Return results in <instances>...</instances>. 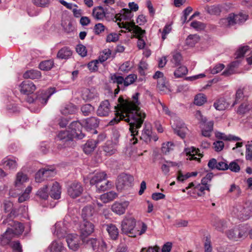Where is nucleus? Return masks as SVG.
I'll return each instance as SVG.
<instances>
[{"mask_svg":"<svg viewBox=\"0 0 252 252\" xmlns=\"http://www.w3.org/2000/svg\"><path fill=\"white\" fill-rule=\"evenodd\" d=\"M140 94L135 93L132 96V100L124 99L120 96L118 99V103L115 106V117L110 121L111 126L118 124L121 120H124L129 125V131L132 138L130 139L133 145L137 143L135 135L138 134L137 129L141 127L146 117L145 113L139 107L140 102L138 97Z\"/></svg>","mask_w":252,"mask_h":252,"instance_id":"1","label":"nucleus"},{"mask_svg":"<svg viewBox=\"0 0 252 252\" xmlns=\"http://www.w3.org/2000/svg\"><path fill=\"white\" fill-rule=\"evenodd\" d=\"M69 128L71 129V135L69 136V132L67 131H61L58 135L61 140L69 141L72 140L73 138L82 139L85 137V134L82 132V126L80 122L77 121L72 122L69 126Z\"/></svg>","mask_w":252,"mask_h":252,"instance_id":"2","label":"nucleus"},{"mask_svg":"<svg viewBox=\"0 0 252 252\" xmlns=\"http://www.w3.org/2000/svg\"><path fill=\"white\" fill-rule=\"evenodd\" d=\"M231 213L234 216L242 220H248L252 215L251 207L247 203L236 205L233 208Z\"/></svg>","mask_w":252,"mask_h":252,"instance_id":"3","label":"nucleus"},{"mask_svg":"<svg viewBox=\"0 0 252 252\" xmlns=\"http://www.w3.org/2000/svg\"><path fill=\"white\" fill-rule=\"evenodd\" d=\"M135 225L136 221L133 218H125L121 223V230L123 233L128 235L130 237H136V233L133 232Z\"/></svg>","mask_w":252,"mask_h":252,"instance_id":"4","label":"nucleus"},{"mask_svg":"<svg viewBox=\"0 0 252 252\" xmlns=\"http://www.w3.org/2000/svg\"><path fill=\"white\" fill-rule=\"evenodd\" d=\"M248 228L246 226H241L229 230L226 235L230 239L237 241L239 239L245 238L248 235Z\"/></svg>","mask_w":252,"mask_h":252,"instance_id":"5","label":"nucleus"},{"mask_svg":"<svg viewBox=\"0 0 252 252\" xmlns=\"http://www.w3.org/2000/svg\"><path fill=\"white\" fill-rule=\"evenodd\" d=\"M171 124L174 133L181 138H184L188 129L183 122L179 119H173L171 121Z\"/></svg>","mask_w":252,"mask_h":252,"instance_id":"6","label":"nucleus"},{"mask_svg":"<svg viewBox=\"0 0 252 252\" xmlns=\"http://www.w3.org/2000/svg\"><path fill=\"white\" fill-rule=\"evenodd\" d=\"M55 88H50L46 90H42L37 92V95L35 99V102L38 104H41L42 105H45L49 97L55 93Z\"/></svg>","mask_w":252,"mask_h":252,"instance_id":"7","label":"nucleus"},{"mask_svg":"<svg viewBox=\"0 0 252 252\" xmlns=\"http://www.w3.org/2000/svg\"><path fill=\"white\" fill-rule=\"evenodd\" d=\"M58 168V166L54 165H47L37 170L34 168L26 165L22 167L20 173H24L25 172L34 173L35 172H37L36 173H45L47 172H59V170L57 169Z\"/></svg>","mask_w":252,"mask_h":252,"instance_id":"8","label":"nucleus"},{"mask_svg":"<svg viewBox=\"0 0 252 252\" xmlns=\"http://www.w3.org/2000/svg\"><path fill=\"white\" fill-rule=\"evenodd\" d=\"M94 230V225L87 220H84L80 226V238L82 241H84L85 238L92 234Z\"/></svg>","mask_w":252,"mask_h":252,"instance_id":"9","label":"nucleus"},{"mask_svg":"<svg viewBox=\"0 0 252 252\" xmlns=\"http://www.w3.org/2000/svg\"><path fill=\"white\" fill-rule=\"evenodd\" d=\"M83 191L81 184L77 182H74L69 185L67 188L68 194L72 198L79 196Z\"/></svg>","mask_w":252,"mask_h":252,"instance_id":"10","label":"nucleus"},{"mask_svg":"<svg viewBox=\"0 0 252 252\" xmlns=\"http://www.w3.org/2000/svg\"><path fill=\"white\" fill-rule=\"evenodd\" d=\"M80 238L76 234H70L66 237V241L68 248L74 251H77L80 246Z\"/></svg>","mask_w":252,"mask_h":252,"instance_id":"11","label":"nucleus"},{"mask_svg":"<svg viewBox=\"0 0 252 252\" xmlns=\"http://www.w3.org/2000/svg\"><path fill=\"white\" fill-rule=\"evenodd\" d=\"M133 181L134 178L131 175L122 174L118 177L116 183L117 188L121 189L125 186H130Z\"/></svg>","mask_w":252,"mask_h":252,"instance_id":"12","label":"nucleus"},{"mask_svg":"<svg viewBox=\"0 0 252 252\" xmlns=\"http://www.w3.org/2000/svg\"><path fill=\"white\" fill-rule=\"evenodd\" d=\"M6 223H8V225L9 226L8 229H13V233L15 236L21 234L24 230L23 225L20 222L14 221L11 220H4L2 222L3 224Z\"/></svg>","mask_w":252,"mask_h":252,"instance_id":"13","label":"nucleus"},{"mask_svg":"<svg viewBox=\"0 0 252 252\" xmlns=\"http://www.w3.org/2000/svg\"><path fill=\"white\" fill-rule=\"evenodd\" d=\"M104 138L105 137L103 135H99L98 136V139L96 140L93 139L88 140L83 146V151L86 154H91L94 151L99 140L102 141Z\"/></svg>","mask_w":252,"mask_h":252,"instance_id":"14","label":"nucleus"},{"mask_svg":"<svg viewBox=\"0 0 252 252\" xmlns=\"http://www.w3.org/2000/svg\"><path fill=\"white\" fill-rule=\"evenodd\" d=\"M133 28V32L136 34L138 39L137 41V47L139 49H144L146 43L144 39L142 38L145 33V31L142 30L140 27L136 26L133 23L131 25Z\"/></svg>","mask_w":252,"mask_h":252,"instance_id":"15","label":"nucleus"},{"mask_svg":"<svg viewBox=\"0 0 252 252\" xmlns=\"http://www.w3.org/2000/svg\"><path fill=\"white\" fill-rule=\"evenodd\" d=\"M192 187H193L192 189L193 194L194 195L196 194L198 196L204 195L205 194V190H210V189H209V186L205 187L201 184L195 185L193 182L189 183V186L186 187V189H189L192 188ZM193 196L195 197H196L195 195Z\"/></svg>","mask_w":252,"mask_h":252,"instance_id":"16","label":"nucleus"},{"mask_svg":"<svg viewBox=\"0 0 252 252\" xmlns=\"http://www.w3.org/2000/svg\"><path fill=\"white\" fill-rule=\"evenodd\" d=\"M111 106L108 100L100 102L96 111L97 116L100 117L108 116L111 112Z\"/></svg>","mask_w":252,"mask_h":252,"instance_id":"17","label":"nucleus"},{"mask_svg":"<svg viewBox=\"0 0 252 252\" xmlns=\"http://www.w3.org/2000/svg\"><path fill=\"white\" fill-rule=\"evenodd\" d=\"M20 92L24 94L29 95L33 93L36 89L35 85L32 81L27 80L23 81L20 86Z\"/></svg>","mask_w":252,"mask_h":252,"instance_id":"18","label":"nucleus"},{"mask_svg":"<svg viewBox=\"0 0 252 252\" xmlns=\"http://www.w3.org/2000/svg\"><path fill=\"white\" fill-rule=\"evenodd\" d=\"M129 204L128 201H124L122 202H116L111 207L113 212L118 215L124 214Z\"/></svg>","mask_w":252,"mask_h":252,"instance_id":"19","label":"nucleus"},{"mask_svg":"<svg viewBox=\"0 0 252 252\" xmlns=\"http://www.w3.org/2000/svg\"><path fill=\"white\" fill-rule=\"evenodd\" d=\"M214 123L213 121L202 122L201 123V133L203 136L210 137L213 130Z\"/></svg>","mask_w":252,"mask_h":252,"instance_id":"20","label":"nucleus"},{"mask_svg":"<svg viewBox=\"0 0 252 252\" xmlns=\"http://www.w3.org/2000/svg\"><path fill=\"white\" fill-rule=\"evenodd\" d=\"M140 139L148 144L152 140L156 141L158 139V137L157 135H152V132L149 127H145L142 131Z\"/></svg>","mask_w":252,"mask_h":252,"instance_id":"21","label":"nucleus"},{"mask_svg":"<svg viewBox=\"0 0 252 252\" xmlns=\"http://www.w3.org/2000/svg\"><path fill=\"white\" fill-rule=\"evenodd\" d=\"M48 250L50 252H65L66 248L60 240L53 241L49 246Z\"/></svg>","mask_w":252,"mask_h":252,"instance_id":"22","label":"nucleus"},{"mask_svg":"<svg viewBox=\"0 0 252 252\" xmlns=\"http://www.w3.org/2000/svg\"><path fill=\"white\" fill-rule=\"evenodd\" d=\"M133 17L131 10L128 9L124 8L120 13L115 15V18L116 21H121L122 20H130Z\"/></svg>","mask_w":252,"mask_h":252,"instance_id":"23","label":"nucleus"},{"mask_svg":"<svg viewBox=\"0 0 252 252\" xmlns=\"http://www.w3.org/2000/svg\"><path fill=\"white\" fill-rule=\"evenodd\" d=\"M13 231V229H7L4 234L0 237V245L5 246L10 243L11 240L15 237Z\"/></svg>","mask_w":252,"mask_h":252,"instance_id":"24","label":"nucleus"},{"mask_svg":"<svg viewBox=\"0 0 252 252\" xmlns=\"http://www.w3.org/2000/svg\"><path fill=\"white\" fill-rule=\"evenodd\" d=\"M97 94L94 89L85 88L82 92V98L86 101H89L97 97Z\"/></svg>","mask_w":252,"mask_h":252,"instance_id":"25","label":"nucleus"},{"mask_svg":"<svg viewBox=\"0 0 252 252\" xmlns=\"http://www.w3.org/2000/svg\"><path fill=\"white\" fill-rule=\"evenodd\" d=\"M61 187L60 184L58 182H54L50 189V196L55 199H58L61 197Z\"/></svg>","mask_w":252,"mask_h":252,"instance_id":"26","label":"nucleus"},{"mask_svg":"<svg viewBox=\"0 0 252 252\" xmlns=\"http://www.w3.org/2000/svg\"><path fill=\"white\" fill-rule=\"evenodd\" d=\"M72 54V52L69 48L64 47L58 51L57 57L60 59L66 60L69 58Z\"/></svg>","mask_w":252,"mask_h":252,"instance_id":"27","label":"nucleus"},{"mask_svg":"<svg viewBox=\"0 0 252 252\" xmlns=\"http://www.w3.org/2000/svg\"><path fill=\"white\" fill-rule=\"evenodd\" d=\"M92 16L97 20L103 19L105 16V13L103 7L100 6L94 7L93 9Z\"/></svg>","mask_w":252,"mask_h":252,"instance_id":"28","label":"nucleus"},{"mask_svg":"<svg viewBox=\"0 0 252 252\" xmlns=\"http://www.w3.org/2000/svg\"><path fill=\"white\" fill-rule=\"evenodd\" d=\"M199 151L198 149H195L194 147H191L189 148H186L185 149V152L187 156H189V158L190 160H196L198 161L200 160L199 158H197L195 156L196 155H198L199 156L202 157V155L201 154H198V152Z\"/></svg>","mask_w":252,"mask_h":252,"instance_id":"29","label":"nucleus"},{"mask_svg":"<svg viewBox=\"0 0 252 252\" xmlns=\"http://www.w3.org/2000/svg\"><path fill=\"white\" fill-rule=\"evenodd\" d=\"M94 214V208L91 206H87L82 209V217L84 220L91 219Z\"/></svg>","mask_w":252,"mask_h":252,"instance_id":"30","label":"nucleus"},{"mask_svg":"<svg viewBox=\"0 0 252 252\" xmlns=\"http://www.w3.org/2000/svg\"><path fill=\"white\" fill-rule=\"evenodd\" d=\"M99 120L95 117H92L85 120V126L87 128L92 129L98 126Z\"/></svg>","mask_w":252,"mask_h":252,"instance_id":"31","label":"nucleus"},{"mask_svg":"<svg viewBox=\"0 0 252 252\" xmlns=\"http://www.w3.org/2000/svg\"><path fill=\"white\" fill-rule=\"evenodd\" d=\"M41 76V74L39 71L32 69L27 71L23 74V77L25 79H38Z\"/></svg>","mask_w":252,"mask_h":252,"instance_id":"32","label":"nucleus"},{"mask_svg":"<svg viewBox=\"0 0 252 252\" xmlns=\"http://www.w3.org/2000/svg\"><path fill=\"white\" fill-rule=\"evenodd\" d=\"M233 21L234 25L235 24H240L245 22L248 19V15L247 14H244L242 12L238 14H234L233 13Z\"/></svg>","mask_w":252,"mask_h":252,"instance_id":"33","label":"nucleus"},{"mask_svg":"<svg viewBox=\"0 0 252 252\" xmlns=\"http://www.w3.org/2000/svg\"><path fill=\"white\" fill-rule=\"evenodd\" d=\"M117 194L113 191H109L100 195V199L105 203L113 201L116 197Z\"/></svg>","mask_w":252,"mask_h":252,"instance_id":"34","label":"nucleus"},{"mask_svg":"<svg viewBox=\"0 0 252 252\" xmlns=\"http://www.w3.org/2000/svg\"><path fill=\"white\" fill-rule=\"evenodd\" d=\"M77 111V108L75 105L72 103L66 104L61 110L63 115L72 114Z\"/></svg>","mask_w":252,"mask_h":252,"instance_id":"35","label":"nucleus"},{"mask_svg":"<svg viewBox=\"0 0 252 252\" xmlns=\"http://www.w3.org/2000/svg\"><path fill=\"white\" fill-rule=\"evenodd\" d=\"M233 13L228 15L227 18H222L219 21V24L222 27H230L234 25Z\"/></svg>","mask_w":252,"mask_h":252,"instance_id":"36","label":"nucleus"},{"mask_svg":"<svg viewBox=\"0 0 252 252\" xmlns=\"http://www.w3.org/2000/svg\"><path fill=\"white\" fill-rule=\"evenodd\" d=\"M107 230L112 239L116 240L117 238L119 235V231L118 228L115 225L113 224L108 225Z\"/></svg>","mask_w":252,"mask_h":252,"instance_id":"37","label":"nucleus"},{"mask_svg":"<svg viewBox=\"0 0 252 252\" xmlns=\"http://www.w3.org/2000/svg\"><path fill=\"white\" fill-rule=\"evenodd\" d=\"M111 186L110 182L106 180V175L102 180L96 186V188L99 191H105Z\"/></svg>","mask_w":252,"mask_h":252,"instance_id":"38","label":"nucleus"},{"mask_svg":"<svg viewBox=\"0 0 252 252\" xmlns=\"http://www.w3.org/2000/svg\"><path fill=\"white\" fill-rule=\"evenodd\" d=\"M205 9L209 14L212 15H218L221 12V8L219 5H206Z\"/></svg>","mask_w":252,"mask_h":252,"instance_id":"39","label":"nucleus"},{"mask_svg":"<svg viewBox=\"0 0 252 252\" xmlns=\"http://www.w3.org/2000/svg\"><path fill=\"white\" fill-rule=\"evenodd\" d=\"M2 163L9 169H14L17 167V161L14 158V159L5 158L2 160Z\"/></svg>","mask_w":252,"mask_h":252,"instance_id":"40","label":"nucleus"},{"mask_svg":"<svg viewBox=\"0 0 252 252\" xmlns=\"http://www.w3.org/2000/svg\"><path fill=\"white\" fill-rule=\"evenodd\" d=\"M200 39L199 36L197 34H190L188 36L186 40L187 45L193 46Z\"/></svg>","mask_w":252,"mask_h":252,"instance_id":"41","label":"nucleus"},{"mask_svg":"<svg viewBox=\"0 0 252 252\" xmlns=\"http://www.w3.org/2000/svg\"><path fill=\"white\" fill-rule=\"evenodd\" d=\"M32 190V186H28L25 189V191L21 194L18 198V202L19 203L24 202L29 199V194Z\"/></svg>","mask_w":252,"mask_h":252,"instance_id":"42","label":"nucleus"},{"mask_svg":"<svg viewBox=\"0 0 252 252\" xmlns=\"http://www.w3.org/2000/svg\"><path fill=\"white\" fill-rule=\"evenodd\" d=\"M82 242L91 246L94 250L97 249V247L99 246L98 244L100 243V241H98L95 238H85V240Z\"/></svg>","mask_w":252,"mask_h":252,"instance_id":"43","label":"nucleus"},{"mask_svg":"<svg viewBox=\"0 0 252 252\" xmlns=\"http://www.w3.org/2000/svg\"><path fill=\"white\" fill-rule=\"evenodd\" d=\"M28 180V178L26 174H17L15 182V186L20 187L24 183L27 182Z\"/></svg>","mask_w":252,"mask_h":252,"instance_id":"44","label":"nucleus"},{"mask_svg":"<svg viewBox=\"0 0 252 252\" xmlns=\"http://www.w3.org/2000/svg\"><path fill=\"white\" fill-rule=\"evenodd\" d=\"M53 64L52 60H46L41 62L39 64V67L42 70H49L52 68Z\"/></svg>","mask_w":252,"mask_h":252,"instance_id":"45","label":"nucleus"},{"mask_svg":"<svg viewBox=\"0 0 252 252\" xmlns=\"http://www.w3.org/2000/svg\"><path fill=\"white\" fill-rule=\"evenodd\" d=\"M214 107L218 110L221 111L226 109L228 104L223 99H220L214 103Z\"/></svg>","mask_w":252,"mask_h":252,"instance_id":"46","label":"nucleus"},{"mask_svg":"<svg viewBox=\"0 0 252 252\" xmlns=\"http://www.w3.org/2000/svg\"><path fill=\"white\" fill-rule=\"evenodd\" d=\"M81 110L84 116H89L94 112V108L91 104H86L81 107Z\"/></svg>","mask_w":252,"mask_h":252,"instance_id":"47","label":"nucleus"},{"mask_svg":"<svg viewBox=\"0 0 252 252\" xmlns=\"http://www.w3.org/2000/svg\"><path fill=\"white\" fill-rule=\"evenodd\" d=\"M182 60V57L179 52H175L172 53V59L171 62L175 66H178L181 64Z\"/></svg>","mask_w":252,"mask_h":252,"instance_id":"48","label":"nucleus"},{"mask_svg":"<svg viewBox=\"0 0 252 252\" xmlns=\"http://www.w3.org/2000/svg\"><path fill=\"white\" fill-rule=\"evenodd\" d=\"M63 224L61 222H58L55 224V231L54 233L59 237H62L65 233L64 229L63 228Z\"/></svg>","mask_w":252,"mask_h":252,"instance_id":"49","label":"nucleus"},{"mask_svg":"<svg viewBox=\"0 0 252 252\" xmlns=\"http://www.w3.org/2000/svg\"><path fill=\"white\" fill-rule=\"evenodd\" d=\"M157 87L158 90L163 93H166L169 91L165 79L158 80Z\"/></svg>","mask_w":252,"mask_h":252,"instance_id":"50","label":"nucleus"},{"mask_svg":"<svg viewBox=\"0 0 252 252\" xmlns=\"http://www.w3.org/2000/svg\"><path fill=\"white\" fill-rule=\"evenodd\" d=\"M188 73V69L185 66H181L174 71V75L176 78H180L185 75Z\"/></svg>","mask_w":252,"mask_h":252,"instance_id":"51","label":"nucleus"},{"mask_svg":"<svg viewBox=\"0 0 252 252\" xmlns=\"http://www.w3.org/2000/svg\"><path fill=\"white\" fill-rule=\"evenodd\" d=\"M207 101V98L205 95L202 94H197L194 100V103L198 106L203 105Z\"/></svg>","mask_w":252,"mask_h":252,"instance_id":"52","label":"nucleus"},{"mask_svg":"<svg viewBox=\"0 0 252 252\" xmlns=\"http://www.w3.org/2000/svg\"><path fill=\"white\" fill-rule=\"evenodd\" d=\"M13 204L12 202L9 200H4L2 203V207L5 212H10L9 215L13 213Z\"/></svg>","mask_w":252,"mask_h":252,"instance_id":"53","label":"nucleus"},{"mask_svg":"<svg viewBox=\"0 0 252 252\" xmlns=\"http://www.w3.org/2000/svg\"><path fill=\"white\" fill-rule=\"evenodd\" d=\"M110 79L113 83L117 84L118 86H120V85H122L124 84V79L121 76H119L116 74H111Z\"/></svg>","mask_w":252,"mask_h":252,"instance_id":"54","label":"nucleus"},{"mask_svg":"<svg viewBox=\"0 0 252 252\" xmlns=\"http://www.w3.org/2000/svg\"><path fill=\"white\" fill-rule=\"evenodd\" d=\"M174 145L172 142H167L163 143L161 147V151L163 154H167L174 149Z\"/></svg>","mask_w":252,"mask_h":252,"instance_id":"55","label":"nucleus"},{"mask_svg":"<svg viewBox=\"0 0 252 252\" xmlns=\"http://www.w3.org/2000/svg\"><path fill=\"white\" fill-rule=\"evenodd\" d=\"M106 175V174H95L91 178L90 184L96 186L102 180Z\"/></svg>","mask_w":252,"mask_h":252,"instance_id":"56","label":"nucleus"},{"mask_svg":"<svg viewBox=\"0 0 252 252\" xmlns=\"http://www.w3.org/2000/svg\"><path fill=\"white\" fill-rule=\"evenodd\" d=\"M36 194L41 199H47L48 197V187L46 185L40 189Z\"/></svg>","mask_w":252,"mask_h":252,"instance_id":"57","label":"nucleus"},{"mask_svg":"<svg viewBox=\"0 0 252 252\" xmlns=\"http://www.w3.org/2000/svg\"><path fill=\"white\" fill-rule=\"evenodd\" d=\"M137 79V75L134 74H131L128 75L124 79V85L125 86H128L134 83Z\"/></svg>","mask_w":252,"mask_h":252,"instance_id":"58","label":"nucleus"},{"mask_svg":"<svg viewBox=\"0 0 252 252\" xmlns=\"http://www.w3.org/2000/svg\"><path fill=\"white\" fill-rule=\"evenodd\" d=\"M244 97V95L243 90L241 89H238L236 93L235 100L233 103V106L240 102L243 99Z\"/></svg>","mask_w":252,"mask_h":252,"instance_id":"59","label":"nucleus"},{"mask_svg":"<svg viewBox=\"0 0 252 252\" xmlns=\"http://www.w3.org/2000/svg\"><path fill=\"white\" fill-rule=\"evenodd\" d=\"M237 161L238 160H234L231 162L229 165H228V169H229L232 172H238L240 171V167L238 165Z\"/></svg>","mask_w":252,"mask_h":252,"instance_id":"60","label":"nucleus"},{"mask_svg":"<svg viewBox=\"0 0 252 252\" xmlns=\"http://www.w3.org/2000/svg\"><path fill=\"white\" fill-rule=\"evenodd\" d=\"M233 192L236 196H239L241 194V190L238 186L233 184L231 185L228 191V193Z\"/></svg>","mask_w":252,"mask_h":252,"instance_id":"61","label":"nucleus"},{"mask_svg":"<svg viewBox=\"0 0 252 252\" xmlns=\"http://www.w3.org/2000/svg\"><path fill=\"white\" fill-rule=\"evenodd\" d=\"M216 228L220 231H223L226 228V222L223 220H218L215 224Z\"/></svg>","mask_w":252,"mask_h":252,"instance_id":"62","label":"nucleus"},{"mask_svg":"<svg viewBox=\"0 0 252 252\" xmlns=\"http://www.w3.org/2000/svg\"><path fill=\"white\" fill-rule=\"evenodd\" d=\"M132 68V65L130 62L127 61L122 64L119 67L120 71L124 72H128Z\"/></svg>","mask_w":252,"mask_h":252,"instance_id":"63","label":"nucleus"},{"mask_svg":"<svg viewBox=\"0 0 252 252\" xmlns=\"http://www.w3.org/2000/svg\"><path fill=\"white\" fill-rule=\"evenodd\" d=\"M246 158L247 160L252 159V144L246 145Z\"/></svg>","mask_w":252,"mask_h":252,"instance_id":"64","label":"nucleus"}]
</instances>
